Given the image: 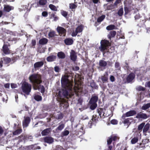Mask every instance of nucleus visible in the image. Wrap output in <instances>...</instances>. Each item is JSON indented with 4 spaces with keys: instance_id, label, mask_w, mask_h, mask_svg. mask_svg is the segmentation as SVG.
<instances>
[{
    "instance_id": "f257e3e1",
    "label": "nucleus",
    "mask_w": 150,
    "mask_h": 150,
    "mask_svg": "<svg viewBox=\"0 0 150 150\" xmlns=\"http://www.w3.org/2000/svg\"><path fill=\"white\" fill-rule=\"evenodd\" d=\"M30 82L32 83L34 90L40 89V92L43 93L45 88L43 86L40 85L42 83V76L40 74H34L30 75L29 78Z\"/></svg>"
},
{
    "instance_id": "f03ea898",
    "label": "nucleus",
    "mask_w": 150,
    "mask_h": 150,
    "mask_svg": "<svg viewBox=\"0 0 150 150\" xmlns=\"http://www.w3.org/2000/svg\"><path fill=\"white\" fill-rule=\"evenodd\" d=\"M69 76L68 75H64L63 76L61 80V82L63 86L65 87L66 88L69 90L75 91L76 88L78 89V87L81 86V82L80 80L78 81L76 80H74V86L72 83L69 80Z\"/></svg>"
},
{
    "instance_id": "7ed1b4c3",
    "label": "nucleus",
    "mask_w": 150,
    "mask_h": 150,
    "mask_svg": "<svg viewBox=\"0 0 150 150\" xmlns=\"http://www.w3.org/2000/svg\"><path fill=\"white\" fill-rule=\"evenodd\" d=\"M100 46L98 49L100 52L103 53V54L105 53L106 50L111 46V43L108 40L104 39L101 40Z\"/></svg>"
},
{
    "instance_id": "20e7f679",
    "label": "nucleus",
    "mask_w": 150,
    "mask_h": 150,
    "mask_svg": "<svg viewBox=\"0 0 150 150\" xmlns=\"http://www.w3.org/2000/svg\"><path fill=\"white\" fill-rule=\"evenodd\" d=\"M64 87V89H62V91H60L59 93H62V94L65 97H67L68 96L69 94L68 91H69V92L75 93L76 95L78 96L79 94V93H81L82 91V88L81 86L78 87V89L76 88V91H75L73 90H69L68 89L66 88L65 87Z\"/></svg>"
},
{
    "instance_id": "39448f33",
    "label": "nucleus",
    "mask_w": 150,
    "mask_h": 150,
    "mask_svg": "<svg viewBox=\"0 0 150 150\" xmlns=\"http://www.w3.org/2000/svg\"><path fill=\"white\" fill-rule=\"evenodd\" d=\"M23 92L27 95H29L31 90V85L26 82H24L22 85Z\"/></svg>"
},
{
    "instance_id": "423d86ee",
    "label": "nucleus",
    "mask_w": 150,
    "mask_h": 150,
    "mask_svg": "<svg viewBox=\"0 0 150 150\" xmlns=\"http://www.w3.org/2000/svg\"><path fill=\"white\" fill-rule=\"evenodd\" d=\"M10 46V44L8 42H4L1 50L5 54H10V51L8 47Z\"/></svg>"
},
{
    "instance_id": "0eeeda50",
    "label": "nucleus",
    "mask_w": 150,
    "mask_h": 150,
    "mask_svg": "<svg viewBox=\"0 0 150 150\" xmlns=\"http://www.w3.org/2000/svg\"><path fill=\"white\" fill-rule=\"evenodd\" d=\"M57 31L60 36L65 37L66 36L67 30L64 28L58 26L57 28Z\"/></svg>"
},
{
    "instance_id": "6e6552de",
    "label": "nucleus",
    "mask_w": 150,
    "mask_h": 150,
    "mask_svg": "<svg viewBox=\"0 0 150 150\" xmlns=\"http://www.w3.org/2000/svg\"><path fill=\"white\" fill-rule=\"evenodd\" d=\"M135 76V74L134 73L132 72L130 73L127 77L126 80L128 83L131 82L134 79Z\"/></svg>"
},
{
    "instance_id": "1a4fd4ad",
    "label": "nucleus",
    "mask_w": 150,
    "mask_h": 150,
    "mask_svg": "<svg viewBox=\"0 0 150 150\" xmlns=\"http://www.w3.org/2000/svg\"><path fill=\"white\" fill-rule=\"evenodd\" d=\"M98 100V96L97 95L93 94L91 96L88 103H96Z\"/></svg>"
},
{
    "instance_id": "9d476101",
    "label": "nucleus",
    "mask_w": 150,
    "mask_h": 150,
    "mask_svg": "<svg viewBox=\"0 0 150 150\" xmlns=\"http://www.w3.org/2000/svg\"><path fill=\"white\" fill-rule=\"evenodd\" d=\"M70 57L71 60L74 62L76 61L77 59L76 53L74 50H72L70 53Z\"/></svg>"
},
{
    "instance_id": "9b49d317",
    "label": "nucleus",
    "mask_w": 150,
    "mask_h": 150,
    "mask_svg": "<svg viewBox=\"0 0 150 150\" xmlns=\"http://www.w3.org/2000/svg\"><path fill=\"white\" fill-rule=\"evenodd\" d=\"M30 121V118L28 117H25L23 121V127H26L28 125Z\"/></svg>"
},
{
    "instance_id": "f8f14e48",
    "label": "nucleus",
    "mask_w": 150,
    "mask_h": 150,
    "mask_svg": "<svg viewBox=\"0 0 150 150\" xmlns=\"http://www.w3.org/2000/svg\"><path fill=\"white\" fill-rule=\"evenodd\" d=\"M108 74L107 72H106L104 74L101 76V79L103 83L107 82H108Z\"/></svg>"
},
{
    "instance_id": "ddd939ff",
    "label": "nucleus",
    "mask_w": 150,
    "mask_h": 150,
    "mask_svg": "<svg viewBox=\"0 0 150 150\" xmlns=\"http://www.w3.org/2000/svg\"><path fill=\"white\" fill-rule=\"evenodd\" d=\"M44 64V62L42 61L37 62L34 64V67L35 69H37L38 68L42 67Z\"/></svg>"
},
{
    "instance_id": "4468645a",
    "label": "nucleus",
    "mask_w": 150,
    "mask_h": 150,
    "mask_svg": "<svg viewBox=\"0 0 150 150\" xmlns=\"http://www.w3.org/2000/svg\"><path fill=\"white\" fill-rule=\"evenodd\" d=\"M64 42L67 45H71L74 42L73 39L71 38H67L64 40Z\"/></svg>"
},
{
    "instance_id": "2eb2a0df",
    "label": "nucleus",
    "mask_w": 150,
    "mask_h": 150,
    "mask_svg": "<svg viewBox=\"0 0 150 150\" xmlns=\"http://www.w3.org/2000/svg\"><path fill=\"white\" fill-rule=\"evenodd\" d=\"M44 141L48 143L51 144L54 142V139L51 137H46L44 138Z\"/></svg>"
},
{
    "instance_id": "dca6fc26",
    "label": "nucleus",
    "mask_w": 150,
    "mask_h": 150,
    "mask_svg": "<svg viewBox=\"0 0 150 150\" xmlns=\"http://www.w3.org/2000/svg\"><path fill=\"white\" fill-rule=\"evenodd\" d=\"M56 58V56L52 55L48 57L47 58L46 60L48 62H52L55 61Z\"/></svg>"
},
{
    "instance_id": "f3484780",
    "label": "nucleus",
    "mask_w": 150,
    "mask_h": 150,
    "mask_svg": "<svg viewBox=\"0 0 150 150\" xmlns=\"http://www.w3.org/2000/svg\"><path fill=\"white\" fill-rule=\"evenodd\" d=\"M136 117L137 118L146 119L148 117V116L145 114L140 113L137 114Z\"/></svg>"
},
{
    "instance_id": "a211bd4d",
    "label": "nucleus",
    "mask_w": 150,
    "mask_h": 150,
    "mask_svg": "<svg viewBox=\"0 0 150 150\" xmlns=\"http://www.w3.org/2000/svg\"><path fill=\"white\" fill-rule=\"evenodd\" d=\"M116 32L115 30L111 31L110 33L108 35V37L110 40H111L112 38L115 37L116 35Z\"/></svg>"
},
{
    "instance_id": "6ab92c4d",
    "label": "nucleus",
    "mask_w": 150,
    "mask_h": 150,
    "mask_svg": "<svg viewBox=\"0 0 150 150\" xmlns=\"http://www.w3.org/2000/svg\"><path fill=\"white\" fill-rule=\"evenodd\" d=\"M98 117H97L96 115H93V116L92 118L91 119V120L90 121V122H88L89 126L90 128L91 127L92 125V122L94 120V121H98Z\"/></svg>"
},
{
    "instance_id": "aec40b11",
    "label": "nucleus",
    "mask_w": 150,
    "mask_h": 150,
    "mask_svg": "<svg viewBox=\"0 0 150 150\" xmlns=\"http://www.w3.org/2000/svg\"><path fill=\"white\" fill-rule=\"evenodd\" d=\"M50 128H47L42 131L41 134L42 136L47 135L50 133Z\"/></svg>"
},
{
    "instance_id": "412c9836",
    "label": "nucleus",
    "mask_w": 150,
    "mask_h": 150,
    "mask_svg": "<svg viewBox=\"0 0 150 150\" xmlns=\"http://www.w3.org/2000/svg\"><path fill=\"white\" fill-rule=\"evenodd\" d=\"M48 41L47 39L43 38L40 40L39 41V43L40 45H44L46 44Z\"/></svg>"
},
{
    "instance_id": "4be33fe9",
    "label": "nucleus",
    "mask_w": 150,
    "mask_h": 150,
    "mask_svg": "<svg viewBox=\"0 0 150 150\" xmlns=\"http://www.w3.org/2000/svg\"><path fill=\"white\" fill-rule=\"evenodd\" d=\"M136 114V112L134 110H131L127 112L125 114V115L126 117H129L133 116Z\"/></svg>"
},
{
    "instance_id": "5701e85b",
    "label": "nucleus",
    "mask_w": 150,
    "mask_h": 150,
    "mask_svg": "<svg viewBox=\"0 0 150 150\" xmlns=\"http://www.w3.org/2000/svg\"><path fill=\"white\" fill-rule=\"evenodd\" d=\"M56 12L52 13L50 15V18H53L54 21H57L59 19V18L56 15Z\"/></svg>"
},
{
    "instance_id": "b1692460",
    "label": "nucleus",
    "mask_w": 150,
    "mask_h": 150,
    "mask_svg": "<svg viewBox=\"0 0 150 150\" xmlns=\"http://www.w3.org/2000/svg\"><path fill=\"white\" fill-rule=\"evenodd\" d=\"M57 56L59 59H64L66 57L64 53L62 52H58L57 54Z\"/></svg>"
},
{
    "instance_id": "393cba45",
    "label": "nucleus",
    "mask_w": 150,
    "mask_h": 150,
    "mask_svg": "<svg viewBox=\"0 0 150 150\" xmlns=\"http://www.w3.org/2000/svg\"><path fill=\"white\" fill-rule=\"evenodd\" d=\"M12 9V7L8 5H4V10L6 12H9Z\"/></svg>"
},
{
    "instance_id": "a878e982",
    "label": "nucleus",
    "mask_w": 150,
    "mask_h": 150,
    "mask_svg": "<svg viewBox=\"0 0 150 150\" xmlns=\"http://www.w3.org/2000/svg\"><path fill=\"white\" fill-rule=\"evenodd\" d=\"M99 65L100 67H104L106 66L107 63L104 60H100L99 61Z\"/></svg>"
},
{
    "instance_id": "bb28decb",
    "label": "nucleus",
    "mask_w": 150,
    "mask_h": 150,
    "mask_svg": "<svg viewBox=\"0 0 150 150\" xmlns=\"http://www.w3.org/2000/svg\"><path fill=\"white\" fill-rule=\"evenodd\" d=\"M150 127L149 123H147L144 125L143 129V132L144 133H146Z\"/></svg>"
},
{
    "instance_id": "cd10ccee",
    "label": "nucleus",
    "mask_w": 150,
    "mask_h": 150,
    "mask_svg": "<svg viewBox=\"0 0 150 150\" xmlns=\"http://www.w3.org/2000/svg\"><path fill=\"white\" fill-rule=\"evenodd\" d=\"M3 60L5 64H8L11 63V59L8 57H4L3 58Z\"/></svg>"
},
{
    "instance_id": "c85d7f7f",
    "label": "nucleus",
    "mask_w": 150,
    "mask_h": 150,
    "mask_svg": "<svg viewBox=\"0 0 150 150\" xmlns=\"http://www.w3.org/2000/svg\"><path fill=\"white\" fill-rule=\"evenodd\" d=\"M116 27L114 25H110L107 26L106 28V29L108 30H110L113 29H116Z\"/></svg>"
},
{
    "instance_id": "c756f323",
    "label": "nucleus",
    "mask_w": 150,
    "mask_h": 150,
    "mask_svg": "<svg viewBox=\"0 0 150 150\" xmlns=\"http://www.w3.org/2000/svg\"><path fill=\"white\" fill-rule=\"evenodd\" d=\"M83 29V26L82 25L78 26L76 29V30L78 33L81 32Z\"/></svg>"
},
{
    "instance_id": "7c9ffc66",
    "label": "nucleus",
    "mask_w": 150,
    "mask_h": 150,
    "mask_svg": "<svg viewBox=\"0 0 150 150\" xmlns=\"http://www.w3.org/2000/svg\"><path fill=\"white\" fill-rule=\"evenodd\" d=\"M109 48L106 50V52H109L110 53L113 52L115 51V48L113 47H110Z\"/></svg>"
},
{
    "instance_id": "2f4dec72",
    "label": "nucleus",
    "mask_w": 150,
    "mask_h": 150,
    "mask_svg": "<svg viewBox=\"0 0 150 150\" xmlns=\"http://www.w3.org/2000/svg\"><path fill=\"white\" fill-rule=\"evenodd\" d=\"M105 17V15H102L97 18V22L99 23H100L104 19Z\"/></svg>"
},
{
    "instance_id": "473e14b6",
    "label": "nucleus",
    "mask_w": 150,
    "mask_h": 150,
    "mask_svg": "<svg viewBox=\"0 0 150 150\" xmlns=\"http://www.w3.org/2000/svg\"><path fill=\"white\" fill-rule=\"evenodd\" d=\"M138 137H134L131 140V143L132 144H135L138 142Z\"/></svg>"
},
{
    "instance_id": "72a5a7b5",
    "label": "nucleus",
    "mask_w": 150,
    "mask_h": 150,
    "mask_svg": "<svg viewBox=\"0 0 150 150\" xmlns=\"http://www.w3.org/2000/svg\"><path fill=\"white\" fill-rule=\"evenodd\" d=\"M47 2V0H40L38 3L40 5L43 6L45 5Z\"/></svg>"
},
{
    "instance_id": "f704fd0d",
    "label": "nucleus",
    "mask_w": 150,
    "mask_h": 150,
    "mask_svg": "<svg viewBox=\"0 0 150 150\" xmlns=\"http://www.w3.org/2000/svg\"><path fill=\"white\" fill-rule=\"evenodd\" d=\"M49 7L52 10L55 11H57V8L54 5L52 4H50L49 5Z\"/></svg>"
},
{
    "instance_id": "c9c22d12",
    "label": "nucleus",
    "mask_w": 150,
    "mask_h": 150,
    "mask_svg": "<svg viewBox=\"0 0 150 150\" xmlns=\"http://www.w3.org/2000/svg\"><path fill=\"white\" fill-rule=\"evenodd\" d=\"M48 35L49 37H54L55 35V32L54 31H50Z\"/></svg>"
},
{
    "instance_id": "e433bc0d",
    "label": "nucleus",
    "mask_w": 150,
    "mask_h": 150,
    "mask_svg": "<svg viewBox=\"0 0 150 150\" xmlns=\"http://www.w3.org/2000/svg\"><path fill=\"white\" fill-rule=\"evenodd\" d=\"M61 13L62 16L66 18L68 15V13L65 11L62 10L61 11Z\"/></svg>"
},
{
    "instance_id": "4c0bfd02",
    "label": "nucleus",
    "mask_w": 150,
    "mask_h": 150,
    "mask_svg": "<svg viewBox=\"0 0 150 150\" xmlns=\"http://www.w3.org/2000/svg\"><path fill=\"white\" fill-rule=\"evenodd\" d=\"M69 8L71 9H75L77 8V6L74 3H70L69 4Z\"/></svg>"
},
{
    "instance_id": "58836bf2",
    "label": "nucleus",
    "mask_w": 150,
    "mask_h": 150,
    "mask_svg": "<svg viewBox=\"0 0 150 150\" xmlns=\"http://www.w3.org/2000/svg\"><path fill=\"white\" fill-rule=\"evenodd\" d=\"M123 8H120L118 11L117 14H118L119 16H122L123 15Z\"/></svg>"
},
{
    "instance_id": "ea45409f",
    "label": "nucleus",
    "mask_w": 150,
    "mask_h": 150,
    "mask_svg": "<svg viewBox=\"0 0 150 150\" xmlns=\"http://www.w3.org/2000/svg\"><path fill=\"white\" fill-rule=\"evenodd\" d=\"M145 123H142L140 124L138 126V129L141 131H142L143 128L144 126Z\"/></svg>"
},
{
    "instance_id": "a19ab883",
    "label": "nucleus",
    "mask_w": 150,
    "mask_h": 150,
    "mask_svg": "<svg viewBox=\"0 0 150 150\" xmlns=\"http://www.w3.org/2000/svg\"><path fill=\"white\" fill-rule=\"evenodd\" d=\"M150 107V104H146L142 107V110H145Z\"/></svg>"
},
{
    "instance_id": "79ce46f5",
    "label": "nucleus",
    "mask_w": 150,
    "mask_h": 150,
    "mask_svg": "<svg viewBox=\"0 0 150 150\" xmlns=\"http://www.w3.org/2000/svg\"><path fill=\"white\" fill-rule=\"evenodd\" d=\"M90 85L93 88H96L97 87L96 83L93 81L90 83Z\"/></svg>"
},
{
    "instance_id": "37998d69",
    "label": "nucleus",
    "mask_w": 150,
    "mask_h": 150,
    "mask_svg": "<svg viewBox=\"0 0 150 150\" xmlns=\"http://www.w3.org/2000/svg\"><path fill=\"white\" fill-rule=\"evenodd\" d=\"M137 90L138 91H144L145 90V88L144 87H143L141 86H138L137 88Z\"/></svg>"
},
{
    "instance_id": "c03bdc74",
    "label": "nucleus",
    "mask_w": 150,
    "mask_h": 150,
    "mask_svg": "<svg viewBox=\"0 0 150 150\" xmlns=\"http://www.w3.org/2000/svg\"><path fill=\"white\" fill-rule=\"evenodd\" d=\"M35 99L38 101H39L42 100V97L41 96L39 95H37L34 97Z\"/></svg>"
},
{
    "instance_id": "a18cd8bd",
    "label": "nucleus",
    "mask_w": 150,
    "mask_h": 150,
    "mask_svg": "<svg viewBox=\"0 0 150 150\" xmlns=\"http://www.w3.org/2000/svg\"><path fill=\"white\" fill-rule=\"evenodd\" d=\"M90 108L92 110H93L96 108L97 106V104H90Z\"/></svg>"
},
{
    "instance_id": "49530a36",
    "label": "nucleus",
    "mask_w": 150,
    "mask_h": 150,
    "mask_svg": "<svg viewBox=\"0 0 150 150\" xmlns=\"http://www.w3.org/2000/svg\"><path fill=\"white\" fill-rule=\"evenodd\" d=\"M22 132V130L21 129H18L13 132V134L14 135H17L20 134Z\"/></svg>"
},
{
    "instance_id": "de8ad7c7",
    "label": "nucleus",
    "mask_w": 150,
    "mask_h": 150,
    "mask_svg": "<svg viewBox=\"0 0 150 150\" xmlns=\"http://www.w3.org/2000/svg\"><path fill=\"white\" fill-rule=\"evenodd\" d=\"M124 11L125 12V14H127L130 11L129 10V8L127 7L126 6H125L124 7Z\"/></svg>"
},
{
    "instance_id": "09e8293b",
    "label": "nucleus",
    "mask_w": 150,
    "mask_h": 150,
    "mask_svg": "<svg viewBox=\"0 0 150 150\" xmlns=\"http://www.w3.org/2000/svg\"><path fill=\"white\" fill-rule=\"evenodd\" d=\"M63 115L61 113L58 114L56 116V117L58 119H62L63 117Z\"/></svg>"
},
{
    "instance_id": "8fccbe9b",
    "label": "nucleus",
    "mask_w": 150,
    "mask_h": 150,
    "mask_svg": "<svg viewBox=\"0 0 150 150\" xmlns=\"http://www.w3.org/2000/svg\"><path fill=\"white\" fill-rule=\"evenodd\" d=\"M31 43L32 44V47H32L33 48H35V46L36 44V40L34 39L32 40Z\"/></svg>"
},
{
    "instance_id": "3c124183",
    "label": "nucleus",
    "mask_w": 150,
    "mask_h": 150,
    "mask_svg": "<svg viewBox=\"0 0 150 150\" xmlns=\"http://www.w3.org/2000/svg\"><path fill=\"white\" fill-rule=\"evenodd\" d=\"M115 67L116 68L118 69H120V64L119 62H116L115 63Z\"/></svg>"
},
{
    "instance_id": "603ef678",
    "label": "nucleus",
    "mask_w": 150,
    "mask_h": 150,
    "mask_svg": "<svg viewBox=\"0 0 150 150\" xmlns=\"http://www.w3.org/2000/svg\"><path fill=\"white\" fill-rule=\"evenodd\" d=\"M64 127V125L62 124L59 125L57 128V129L61 130Z\"/></svg>"
},
{
    "instance_id": "864d4df0",
    "label": "nucleus",
    "mask_w": 150,
    "mask_h": 150,
    "mask_svg": "<svg viewBox=\"0 0 150 150\" xmlns=\"http://www.w3.org/2000/svg\"><path fill=\"white\" fill-rule=\"evenodd\" d=\"M54 71L57 73H59L60 70L59 68L57 66H56L54 67Z\"/></svg>"
},
{
    "instance_id": "5fc2aeb1",
    "label": "nucleus",
    "mask_w": 150,
    "mask_h": 150,
    "mask_svg": "<svg viewBox=\"0 0 150 150\" xmlns=\"http://www.w3.org/2000/svg\"><path fill=\"white\" fill-rule=\"evenodd\" d=\"M112 139V137H109L108 139H107V143L108 144H110L111 143Z\"/></svg>"
},
{
    "instance_id": "6e6d98bb",
    "label": "nucleus",
    "mask_w": 150,
    "mask_h": 150,
    "mask_svg": "<svg viewBox=\"0 0 150 150\" xmlns=\"http://www.w3.org/2000/svg\"><path fill=\"white\" fill-rule=\"evenodd\" d=\"M62 133L64 136H67L69 134V132L68 130H65Z\"/></svg>"
},
{
    "instance_id": "4d7b16f0",
    "label": "nucleus",
    "mask_w": 150,
    "mask_h": 150,
    "mask_svg": "<svg viewBox=\"0 0 150 150\" xmlns=\"http://www.w3.org/2000/svg\"><path fill=\"white\" fill-rule=\"evenodd\" d=\"M25 137L26 139H29L30 141H32V139H33V137L31 136H26Z\"/></svg>"
},
{
    "instance_id": "13d9d810",
    "label": "nucleus",
    "mask_w": 150,
    "mask_h": 150,
    "mask_svg": "<svg viewBox=\"0 0 150 150\" xmlns=\"http://www.w3.org/2000/svg\"><path fill=\"white\" fill-rule=\"evenodd\" d=\"M103 110V109L101 108L100 109V110H98V113L99 114V115L100 116V117H101V115L103 113V112H102V110ZM104 113H103V115Z\"/></svg>"
},
{
    "instance_id": "bf43d9fd",
    "label": "nucleus",
    "mask_w": 150,
    "mask_h": 150,
    "mask_svg": "<svg viewBox=\"0 0 150 150\" xmlns=\"http://www.w3.org/2000/svg\"><path fill=\"white\" fill-rule=\"evenodd\" d=\"M42 15L44 17H47L48 15V13L46 11H44L42 13Z\"/></svg>"
},
{
    "instance_id": "052dcab7",
    "label": "nucleus",
    "mask_w": 150,
    "mask_h": 150,
    "mask_svg": "<svg viewBox=\"0 0 150 150\" xmlns=\"http://www.w3.org/2000/svg\"><path fill=\"white\" fill-rule=\"evenodd\" d=\"M111 122L113 125H116L117 124V121L116 120H112L111 121Z\"/></svg>"
},
{
    "instance_id": "680f3d73",
    "label": "nucleus",
    "mask_w": 150,
    "mask_h": 150,
    "mask_svg": "<svg viewBox=\"0 0 150 150\" xmlns=\"http://www.w3.org/2000/svg\"><path fill=\"white\" fill-rule=\"evenodd\" d=\"M78 33L75 30V31H74L71 34V35L72 37H75L77 34Z\"/></svg>"
},
{
    "instance_id": "e2e57ef3",
    "label": "nucleus",
    "mask_w": 150,
    "mask_h": 150,
    "mask_svg": "<svg viewBox=\"0 0 150 150\" xmlns=\"http://www.w3.org/2000/svg\"><path fill=\"white\" fill-rule=\"evenodd\" d=\"M121 0H116L114 3V5L116 6L118 4L120 3L121 2Z\"/></svg>"
},
{
    "instance_id": "0e129e2a",
    "label": "nucleus",
    "mask_w": 150,
    "mask_h": 150,
    "mask_svg": "<svg viewBox=\"0 0 150 150\" xmlns=\"http://www.w3.org/2000/svg\"><path fill=\"white\" fill-rule=\"evenodd\" d=\"M111 137H112V139L113 140V141H115L117 139H119V138L116 136H114Z\"/></svg>"
},
{
    "instance_id": "69168bd1",
    "label": "nucleus",
    "mask_w": 150,
    "mask_h": 150,
    "mask_svg": "<svg viewBox=\"0 0 150 150\" xmlns=\"http://www.w3.org/2000/svg\"><path fill=\"white\" fill-rule=\"evenodd\" d=\"M11 59L12 62H11V64H12L16 61V58L13 57Z\"/></svg>"
},
{
    "instance_id": "338daca9",
    "label": "nucleus",
    "mask_w": 150,
    "mask_h": 150,
    "mask_svg": "<svg viewBox=\"0 0 150 150\" xmlns=\"http://www.w3.org/2000/svg\"><path fill=\"white\" fill-rule=\"evenodd\" d=\"M110 80L111 82H114L115 81V79L113 76L111 75L110 77Z\"/></svg>"
},
{
    "instance_id": "774afa93",
    "label": "nucleus",
    "mask_w": 150,
    "mask_h": 150,
    "mask_svg": "<svg viewBox=\"0 0 150 150\" xmlns=\"http://www.w3.org/2000/svg\"><path fill=\"white\" fill-rule=\"evenodd\" d=\"M4 87L5 88H9L10 87V83H7L5 84L4 85Z\"/></svg>"
}]
</instances>
